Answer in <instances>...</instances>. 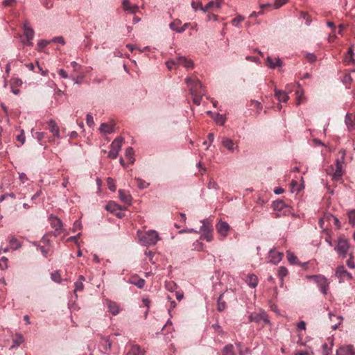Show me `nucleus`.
Masks as SVG:
<instances>
[{
  "mask_svg": "<svg viewBox=\"0 0 355 355\" xmlns=\"http://www.w3.org/2000/svg\"><path fill=\"white\" fill-rule=\"evenodd\" d=\"M185 83L189 87L193 103L197 105H200L202 98L205 94V90L201 82L196 78L187 77L185 78Z\"/></svg>",
  "mask_w": 355,
  "mask_h": 355,
  "instance_id": "f257e3e1",
  "label": "nucleus"
},
{
  "mask_svg": "<svg viewBox=\"0 0 355 355\" xmlns=\"http://www.w3.org/2000/svg\"><path fill=\"white\" fill-rule=\"evenodd\" d=\"M139 243L144 246L155 245L161 239L159 233L153 230L146 232L137 231Z\"/></svg>",
  "mask_w": 355,
  "mask_h": 355,
  "instance_id": "f03ea898",
  "label": "nucleus"
},
{
  "mask_svg": "<svg viewBox=\"0 0 355 355\" xmlns=\"http://www.w3.org/2000/svg\"><path fill=\"white\" fill-rule=\"evenodd\" d=\"M23 33L19 36L21 42L26 46H32L35 32L30 24H24L22 26Z\"/></svg>",
  "mask_w": 355,
  "mask_h": 355,
  "instance_id": "7ed1b4c3",
  "label": "nucleus"
},
{
  "mask_svg": "<svg viewBox=\"0 0 355 355\" xmlns=\"http://www.w3.org/2000/svg\"><path fill=\"white\" fill-rule=\"evenodd\" d=\"M221 146L225 148L230 153H237L239 150L238 142L234 141L230 137L223 136L219 137Z\"/></svg>",
  "mask_w": 355,
  "mask_h": 355,
  "instance_id": "20e7f679",
  "label": "nucleus"
},
{
  "mask_svg": "<svg viewBox=\"0 0 355 355\" xmlns=\"http://www.w3.org/2000/svg\"><path fill=\"white\" fill-rule=\"evenodd\" d=\"M288 0H275L274 3H264L260 6V10L257 12H253L250 17H252L253 16H257L258 15H261L264 12L265 10H270L272 9H277L284 5Z\"/></svg>",
  "mask_w": 355,
  "mask_h": 355,
  "instance_id": "39448f33",
  "label": "nucleus"
},
{
  "mask_svg": "<svg viewBox=\"0 0 355 355\" xmlns=\"http://www.w3.org/2000/svg\"><path fill=\"white\" fill-rule=\"evenodd\" d=\"M308 279H313L314 282L317 284L318 287L320 288V291L324 294L326 295L327 293L328 289H329V282L328 279L322 275H311L308 276Z\"/></svg>",
  "mask_w": 355,
  "mask_h": 355,
  "instance_id": "423d86ee",
  "label": "nucleus"
},
{
  "mask_svg": "<svg viewBox=\"0 0 355 355\" xmlns=\"http://www.w3.org/2000/svg\"><path fill=\"white\" fill-rule=\"evenodd\" d=\"M123 138L119 137L114 139L110 144V150L108 153V157L111 159H116L121 149Z\"/></svg>",
  "mask_w": 355,
  "mask_h": 355,
  "instance_id": "0eeeda50",
  "label": "nucleus"
},
{
  "mask_svg": "<svg viewBox=\"0 0 355 355\" xmlns=\"http://www.w3.org/2000/svg\"><path fill=\"white\" fill-rule=\"evenodd\" d=\"M107 211L114 214L119 218H121L124 216L123 211L125 210V207L118 205L114 201H110L105 206Z\"/></svg>",
  "mask_w": 355,
  "mask_h": 355,
  "instance_id": "6e6552de",
  "label": "nucleus"
},
{
  "mask_svg": "<svg viewBox=\"0 0 355 355\" xmlns=\"http://www.w3.org/2000/svg\"><path fill=\"white\" fill-rule=\"evenodd\" d=\"M250 322H254L256 323L263 322V324H268L270 323V320L268 318V315L263 310H260L259 312H254L249 316Z\"/></svg>",
  "mask_w": 355,
  "mask_h": 355,
  "instance_id": "1a4fd4ad",
  "label": "nucleus"
},
{
  "mask_svg": "<svg viewBox=\"0 0 355 355\" xmlns=\"http://www.w3.org/2000/svg\"><path fill=\"white\" fill-rule=\"evenodd\" d=\"M349 248V245L347 240L344 238H340L338 240V243L336 247L335 248V250L340 256L344 258L346 257Z\"/></svg>",
  "mask_w": 355,
  "mask_h": 355,
  "instance_id": "9d476101",
  "label": "nucleus"
},
{
  "mask_svg": "<svg viewBox=\"0 0 355 355\" xmlns=\"http://www.w3.org/2000/svg\"><path fill=\"white\" fill-rule=\"evenodd\" d=\"M335 276L339 279L340 283L344 282L346 280H350L353 278L352 275L347 272L343 265L337 267Z\"/></svg>",
  "mask_w": 355,
  "mask_h": 355,
  "instance_id": "9b49d317",
  "label": "nucleus"
},
{
  "mask_svg": "<svg viewBox=\"0 0 355 355\" xmlns=\"http://www.w3.org/2000/svg\"><path fill=\"white\" fill-rule=\"evenodd\" d=\"M105 304L107 308V311L113 315H118L121 311L119 305L114 301L105 300Z\"/></svg>",
  "mask_w": 355,
  "mask_h": 355,
  "instance_id": "f8f14e48",
  "label": "nucleus"
},
{
  "mask_svg": "<svg viewBox=\"0 0 355 355\" xmlns=\"http://www.w3.org/2000/svg\"><path fill=\"white\" fill-rule=\"evenodd\" d=\"M345 152H343L341 159H336V169L333 175L334 180L339 179L343 175V163L344 160Z\"/></svg>",
  "mask_w": 355,
  "mask_h": 355,
  "instance_id": "ddd939ff",
  "label": "nucleus"
},
{
  "mask_svg": "<svg viewBox=\"0 0 355 355\" xmlns=\"http://www.w3.org/2000/svg\"><path fill=\"white\" fill-rule=\"evenodd\" d=\"M220 300H224L227 303L235 302L237 299L235 292L232 289L226 290L224 293L220 295Z\"/></svg>",
  "mask_w": 355,
  "mask_h": 355,
  "instance_id": "4468645a",
  "label": "nucleus"
},
{
  "mask_svg": "<svg viewBox=\"0 0 355 355\" xmlns=\"http://www.w3.org/2000/svg\"><path fill=\"white\" fill-rule=\"evenodd\" d=\"M218 232L223 237H226L230 231V227L227 223L225 221H219L216 226Z\"/></svg>",
  "mask_w": 355,
  "mask_h": 355,
  "instance_id": "2eb2a0df",
  "label": "nucleus"
},
{
  "mask_svg": "<svg viewBox=\"0 0 355 355\" xmlns=\"http://www.w3.org/2000/svg\"><path fill=\"white\" fill-rule=\"evenodd\" d=\"M266 66L271 69H274L276 67H282L283 66V62L279 58L272 59L271 57L268 56L266 58Z\"/></svg>",
  "mask_w": 355,
  "mask_h": 355,
  "instance_id": "dca6fc26",
  "label": "nucleus"
},
{
  "mask_svg": "<svg viewBox=\"0 0 355 355\" xmlns=\"http://www.w3.org/2000/svg\"><path fill=\"white\" fill-rule=\"evenodd\" d=\"M48 129L52 133L54 138H60V128L54 120L51 119L49 121Z\"/></svg>",
  "mask_w": 355,
  "mask_h": 355,
  "instance_id": "f3484780",
  "label": "nucleus"
},
{
  "mask_svg": "<svg viewBox=\"0 0 355 355\" xmlns=\"http://www.w3.org/2000/svg\"><path fill=\"white\" fill-rule=\"evenodd\" d=\"M283 254L275 250H270L269 252V262L277 264L282 259Z\"/></svg>",
  "mask_w": 355,
  "mask_h": 355,
  "instance_id": "a211bd4d",
  "label": "nucleus"
},
{
  "mask_svg": "<svg viewBox=\"0 0 355 355\" xmlns=\"http://www.w3.org/2000/svg\"><path fill=\"white\" fill-rule=\"evenodd\" d=\"M222 0L211 1L203 8L204 12H213L220 8Z\"/></svg>",
  "mask_w": 355,
  "mask_h": 355,
  "instance_id": "6ab92c4d",
  "label": "nucleus"
},
{
  "mask_svg": "<svg viewBox=\"0 0 355 355\" xmlns=\"http://www.w3.org/2000/svg\"><path fill=\"white\" fill-rule=\"evenodd\" d=\"M119 198L121 202L128 205H130L132 202V196L128 191L119 190Z\"/></svg>",
  "mask_w": 355,
  "mask_h": 355,
  "instance_id": "aec40b11",
  "label": "nucleus"
},
{
  "mask_svg": "<svg viewBox=\"0 0 355 355\" xmlns=\"http://www.w3.org/2000/svg\"><path fill=\"white\" fill-rule=\"evenodd\" d=\"M50 223L53 228L55 229V232L57 233L55 235L57 236L59 234V231L62 230V222L61 220L55 216L50 217Z\"/></svg>",
  "mask_w": 355,
  "mask_h": 355,
  "instance_id": "412c9836",
  "label": "nucleus"
},
{
  "mask_svg": "<svg viewBox=\"0 0 355 355\" xmlns=\"http://www.w3.org/2000/svg\"><path fill=\"white\" fill-rule=\"evenodd\" d=\"M275 96L280 103H286L289 99L286 92L278 89H275Z\"/></svg>",
  "mask_w": 355,
  "mask_h": 355,
  "instance_id": "4be33fe9",
  "label": "nucleus"
},
{
  "mask_svg": "<svg viewBox=\"0 0 355 355\" xmlns=\"http://www.w3.org/2000/svg\"><path fill=\"white\" fill-rule=\"evenodd\" d=\"M85 281V277L83 275H80L78 280L74 283V295L76 298L78 297L77 292L82 291L84 288L83 282Z\"/></svg>",
  "mask_w": 355,
  "mask_h": 355,
  "instance_id": "5701e85b",
  "label": "nucleus"
},
{
  "mask_svg": "<svg viewBox=\"0 0 355 355\" xmlns=\"http://www.w3.org/2000/svg\"><path fill=\"white\" fill-rule=\"evenodd\" d=\"M122 5L123 9L129 11L131 14H135L139 10V7L136 5L132 6L129 0H123Z\"/></svg>",
  "mask_w": 355,
  "mask_h": 355,
  "instance_id": "b1692460",
  "label": "nucleus"
},
{
  "mask_svg": "<svg viewBox=\"0 0 355 355\" xmlns=\"http://www.w3.org/2000/svg\"><path fill=\"white\" fill-rule=\"evenodd\" d=\"M182 56L178 55L175 58L170 59L168 61L166 62V66L169 70H172L175 67L181 65L180 62V58H182Z\"/></svg>",
  "mask_w": 355,
  "mask_h": 355,
  "instance_id": "393cba45",
  "label": "nucleus"
},
{
  "mask_svg": "<svg viewBox=\"0 0 355 355\" xmlns=\"http://www.w3.org/2000/svg\"><path fill=\"white\" fill-rule=\"evenodd\" d=\"M336 355H355V352L352 346H343L337 350Z\"/></svg>",
  "mask_w": 355,
  "mask_h": 355,
  "instance_id": "a878e982",
  "label": "nucleus"
},
{
  "mask_svg": "<svg viewBox=\"0 0 355 355\" xmlns=\"http://www.w3.org/2000/svg\"><path fill=\"white\" fill-rule=\"evenodd\" d=\"M99 130L103 134H111L114 132V123L112 122L101 123Z\"/></svg>",
  "mask_w": 355,
  "mask_h": 355,
  "instance_id": "bb28decb",
  "label": "nucleus"
},
{
  "mask_svg": "<svg viewBox=\"0 0 355 355\" xmlns=\"http://www.w3.org/2000/svg\"><path fill=\"white\" fill-rule=\"evenodd\" d=\"M202 226L200 228L199 232L213 231V226L211 222L209 219H204L200 220Z\"/></svg>",
  "mask_w": 355,
  "mask_h": 355,
  "instance_id": "cd10ccee",
  "label": "nucleus"
},
{
  "mask_svg": "<svg viewBox=\"0 0 355 355\" xmlns=\"http://www.w3.org/2000/svg\"><path fill=\"white\" fill-rule=\"evenodd\" d=\"M169 26L173 31L181 33L186 30L187 24H169Z\"/></svg>",
  "mask_w": 355,
  "mask_h": 355,
  "instance_id": "c85d7f7f",
  "label": "nucleus"
},
{
  "mask_svg": "<svg viewBox=\"0 0 355 355\" xmlns=\"http://www.w3.org/2000/svg\"><path fill=\"white\" fill-rule=\"evenodd\" d=\"M213 120L215 123L218 125H224L226 122V116L224 114H220L219 113H216L212 116Z\"/></svg>",
  "mask_w": 355,
  "mask_h": 355,
  "instance_id": "c756f323",
  "label": "nucleus"
},
{
  "mask_svg": "<svg viewBox=\"0 0 355 355\" xmlns=\"http://www.w3.org/2000/svg\"><path fill=\"white\" fill-rule=\"evenodd\" d=\"M355 116L352 114H347L345 119V122L346 125L347 126L349 130H352L355 128V123H354Z\"/></svg>",
  "mask_w": 355,
  "mask_h": 355,
  "instance_id": "7c9ffc66",
  "label": "nucleus"
},
{
  "mask_svg": "<svg viewBox=\"0 0 355 355\" xmlns=\"http://www.w3.org/2000/svg\"><path fill=\"white\" fill-rule=\"evenodd\" d=\"M134 155H135V152L132 147H128L125 149V156L130 164H133L135 162Z\"/></svg>",
  "mask_w": 355,
  "mask_h": 355,
  "instance_id": "2f4dec72",
  "label": "nucleus"
},
{
  "mask_svg": "<svg viewBox=\"0 0 355 355\" xmlns=\"http://www.w3.org/2000/svg\"><path fill=\"white\" fill-rule=\"evenodd\" d=\"M295 98L297 105H300L303 103V99L304 98V92L300 85L295 92Z\"/></svg>",
  "mask_w": 355,
  "mask_h": 355,
  "instance_id": "473e14b6",
  "label": "nucleus"
},
{
  "mask_svg": "<svg viewBox=\"0 0 355 355\" xmlns=\"http://www.w3.org/2000/svg\"><path fill=\"white\" fill-rule=\"evenodd\" d=\"M249 107L251 110H254L255 111V114L257 115L260 114L263 108L261 103L257 101H252L249 104Z\"/></svg>",
  "mask_w": 355,
  "mask_h": 355,
  "instance_id": "72a5a7b5",
  "label": "nucleus"
},
{
  "mask_svg": "<svg viewBox=\"0 0 355 355\" xmlns=\"http://www.w3.org/2000/svg\"><path fill=\"white\" fill-rule=\"evenodd\" d=\"M180 62L181 65L186 69H193L194 67L193 62L184 56H182V58H180Z\"/></svg>",
  "mask_w": 355,
  "mask_h": 355,
  "instance_id": "f704fd0d",
  "label": "nucleus"
},
{
  "mask_svg": "<svg viewBox=\"0 0 355 355\" xmlns=\"http://www.w3.org/2000/svg\"><path fill=\"white\" fill-rule=\"evenodd\" d=\"M127 355H144V352L139 345H135L131 347Z\"/></svg>",
  "mask_w": 355,
  "mask_h": 355,
  "instance_id": "c9c22d12",
  "label": "nucleus"
},
{
  "mask_svg": "<svg viewBox=\"0 0 355 355\" xmlns=\"http://www.w3.org/2000/svg\"><path fill=\"white\" fill-rule=\"evenodd\" d=\"M128 282L131 284L135 285L139 288H141L145 285V280L143 279H137L135 277H132L128 280Z\"/></svg>",
  "mask_w": 355,
  "mask_h": 355,
  "instance_id": "e433bc0d",
  "label": "nucleus"
},
{
  "mask_svg": "<svg viewBox=\"0 0 355 355\" xmlns=\"http://www.w3.org/2000/svg\"><path fill=\"white\" fill-rule=\"evenodd\" d=\"M247 283L250 287L255 288L258 284L257 277L254 275H250L248 277Z\"/></svg>",
  "mask_w": 355,
  "mask_h": 355,
  "instance_id": "4c0bfd02",
  "label": "nucleus"
},
{
  "mask_svg": "<svg viewBox=\"0 0 355 355\" xmlns=\"http://www.w3.org/2000/svg\"><path fill=\"white\" fill-rule=\"evenodd\" d=\"M24 338L23 336L20 334H17L16 335V338L13 340V345L12 346V348L19 346L21 343H24Z\"/></svg>",
  "mask_w": 355,
  "mask_h": 355,
  "instance_id": "58836bf2",
  "label": "nucleus"
},
{
  "mask_svg": "<svg viewBox=\"0 0 355 355\" xmlns=\"http://www.w3.org/2000/svg\"><path fill=\"white\" fill-rule=\"evenodd\" d=\"M286 207L285 203L282 200H276L272 203V207L275 210L282 211Z\"/></svg>",
  "mask_w": 355,
  "mask_h": 355,
  "instance_id": "ea45409f",
  "label": "nucleus"
},
{
  "mask_svg": "<svg viewBox=\"0 0 355 355\" xmlns=\"http://www.w3.org/2000/svg\"><path fill=\"white\" fill-rule=\"evenodd\" d=\"M227 302L224 300H220V296H219L217 301V309L219 311H224L227 307Z\"/></svg>",
  "mask_w": 355,
  "mask_h": 355,
  "instance_id": "a19ab883",
  "label": "nucleus"
},
{
  "mask_svg": "<svg viewBox=\"0 0 355 355\" xmlns=\"http://www.w3.org/2000/svg\"><path fill=\"white\" fill-rule=\"evenodd\" d=\"M212 232L213 231L200 232L201 233L200 239H205L207 242L211 241L212 239H213Z\"/></svg>",
  "mask_w": 355,
  "mask_h": 355,
  "instance_id": "79ce46f5",
  "label": "nucleus"
},
{
  "mask_svg": "<svg viewBox=\"0 0 355 355\" xmlns=\"http://www.w3.org/2000/svg\"><path fill=\"white\" fill-rule=\"evenodd\" d=\"M329 315V318H330L331 320H333L334 318H336V319L338 320V322L332 326V329L334 330H336L338 328V325L340 324V323H341V322L343 320V318L341 316H340V315H334V314H333L331 313H330Z\"/></svg>",
  "mask_w": 355,
  "mask_h": 355,
  "instance_id": "37998d69",
  "label": "nucleus"
},
{
  "mask_svg": "<svg viewBox=\"0 0 355 355\" xmlns=\"http://www.w3.org/2000/svg\"><path fill=\"white\" fill-rule=\"evenodd\" d=\"M135 180L137 181V186L140 189H146L150 184L148 182H146L145 180L139 178H135Z\"/></svg>",
  "mask_w": 355,
  "mask_h": 355,
  "instance_id": "c03bdc74",
  "label": "nucleus"
},
{
  "mask_svg": "<svg viewBox=\"0 0 355 355\" xmlns=\"http://www.w3.org/2000/svg\"><path fill=\"white\" fill-rule=\"evenodd\" d=\"M50 43V40H40L37 43V51H42L43 49Z\"/></svg>",
  "mask_w": 355,
  "mask_h": 355,
  "instance_id": "a18cd8bd",
  "label": "nucleus"
},
{
  "mask_svg": "<svg viewBox=\"0 0 355 355\" xmlns=\"http://www.w3.org/2000/svg\"><path fill=\"white\" fill-rule=\"evenodd\" d=\"M223 355H234L233 345H228L225 346L223 349Z\"/></svg>",
  "mask_w": 355,
  "mask_h": 355,
  "instance_id": "49530a36",
  "label": "nucleus"
},
{
  "mask_svg": "<svg viewBox=\"0 0 355 355\" xmlns=\"http://www.w3.org/2000/svg\"><path fill=\"white\" fill-rule=\"evenodd\" d=\"M107 187L109 188V189L113 192H114L116 191V185H115V182H114V180L112 178H108L107 179Z\"/></svg>",
  "mask_w": 355,
  "mask_h": 355,
  "instance_id": "de8ad7c7",
  "label": "nucleus"
},
{
  "mask_svg": "<svg viewBox=\"0 0 355 355\" xmlns=\"http://www.w3.org/2000/svg\"><path fill=\"white\" fill-rule=\"evenodd\" d=\"M349 223L352 225L355 226V210H351L348 212Z\"/></svg>",
  "mask_w": 355,
  "mask_h": 355,
  "instance_id": "09e8293b",
  "label": "nucleus"
},
{
  "mask_svg": "<svg viewBox=\"0 0 355 355\" xmlns=\"http://www.w3.org/2000/svg\"><path fill=\"white\" fill-rule=\"evenodd\" d=\"M10 244L15 250L20 248L21 246L20 242L15 238H12L10 240Z\"/></svg>",
  "mask_w": 355,
  "mask_h": 355,
  "instance_id": "8fccbe9b",
  "label": "nucleus"
},
{
  "mask_svg": "<svg viewBox=\"0 0 355 355\" xmlns=\"http://www.w3.org/2000/svg\"><path fill=\"white\" fill-rule=\"evenodd\" d=\"M51 279L57 283H60L61 282L60 274L58 271H54L51 273Z\"/></svg>",
  "mask_w": 355,
  "mask_h": 355,
  "instance_id": "3c124183",
  "label": "nucleus"
},
{
  "mask_svg": "<svg viewBox=\"0 0 355 355\" xmlns=\"http://www.w3.org/2000/svg\"><path fill=\"white\" fill-rule=\"evenodd\" d=\"M287 258H288V261L291 263V264H295L297 263V257L296 256L291 252L290 251H288L287 252Z\"/></svg>",
  "mask_w": 355,
  "mask_h": 355,
  "instance_id": "603ef678",
  "label": "nucleus"
},
{
  "mask_svg": "<svg viewBox=\"0 0 355 355\" xmlns=\"http://www.w3.org/2000/svg\"><path fill=\"white\" fill-rule=\"evenodd\" d=\"M22 80L19 78H13L11 82V86L15 87H19L22 85Z\"/></svg>",
  "mask_w": 355,
  "mask_h": 355,
  "instance_id": "864d4df0",
  "label": "nucleus"
},
{
  "mask_svg": "<svg viewBox=\"0 0 355 355\" xmlns=\"http://www.w3.org/2000/svg\"><path fill=\"white\" fill-rule=\"evenodd\" d=\"M8 259L5 257H2L0 259V268L1 270H6L8 268Z\"/></svg>",
  "mask_w": 355,
  "mask_h": 355,
  "instance_id": "5fc2aeb1",
  "label": "nucleus"
},
{
  "mask_svg": "<svg viewBox=\"0 0 355 355\" xmlns=\"http://www.w3.org/2000/svg\"><path fill=\"white\" fill-rule=\"evenodd\" d=\"M300 19L305 20L306 22L312 21L311 16L306 12H300Z\"/></svg>",
  "mask_w": 355,
  "mask_h": 355,
  "instance_id": "6e6d98bb",
  "label": "nucleus"
},
{
  "mask_svg": "<svg viewBox=\"0 0 355 355\" xmlns=\"http://www.w3.org/2000/svg\"><path fill=\"white\" fill-rule=\"evenodd\" d=\"M343 82L347 87V85H350L352 82V78L351 74H345L343 77Z\"/></svg>",
  "mask_w": 355,
  "mask_h": 355,
  "instance_id": "4d7b16f0",
  "label": "nucleus"
},
{
  "mask_svg": "<svg viewBox=\"0 0 355 355\" xmlns=\"http://www.w3.org/2000/svg\"><path fill=\"white\" fill-rule=\"evenodd\" d=\"M288 274V270L284 267H280L278 270V275L279 277L283 279Z\"/></svg>",
  "mask_w": 355,
  "mask_h": 355,
  "instance_id": "13d9d810",
  "label": "nucleus"
},
{
  "mask_svg": "<svg viewBox=\"0 0 355 355\" xmlns=\"http://www.w3.org/2000/svg\"><path fill=\"white\" fill-rule=\"evenodd\" d=\"M291 186L292 192H299L302 189L301 187H297V182L295 180L291 182Z\"/></svg>",
  "mask_w": 355,
  "mask_h": 355,
  "instance_id": "bf43d9fd",
  "label": "nucleus"
},
{
  "mask_svg": "<svg viewBox=\"0 0 355 355\" xmlns=\"http://www.w3.org/2000/svg\"><path fill=\"white\" fill-rule=\"evenodd\" d=\"M86 123L89 127L94 125V121L93 116L91 114H87L86 116Z\"/></svg>",
  "mask_w": 355,
  "mask_h": 355,
  "instance_id": "052dcab7",
  "label": "nucleus"
},
{
  "mask_svg": "<svg viewBox=\"0 0 355 355\" xmlns=\"http://www.w3.org/2000/svg\"><path fill=\"white\" fill-rule=\"evenodd\" d=\"M80 235V233L78 234V235H76V236H70L67 239V241H68V242L73 241L76 243V245L78 246V248H79L80 244L78 243V238H79Z\"/></svg>",
  "mask_w": 355,
  "mask_h": 355,
  "instance_id": "680f3d73",
  "label": "nucleus"
},
{
  "mask_svg": "<svg viewBox=\"0 0 355 355\" xmlns=\"http://www.w3.org/2000/svg\"><path fill=\"white\" fill-rule=\"evenodd\" d=\"M207 187L209 189H214V190H218L219 189V187H218L217 182L212 180H209Z\"/></svg>",
  "mask_w": 355,
  "mask_h": 355,
  "instance_id": "e2e57ef3",
  "label": "nucleus"
},
{
  "mask_svg": "<svg viewBox=\"0 0 355 355\" xmlns=\"http://www.w3.org/2000/svg\"><path fill=\"white\" fill-rule=\"evenodd\" d=\"M191 6L195 10L199 9L203 10L204 8V6H202V3L200 1H193Z\"/></svg>",
  "mask_w": 355,
  "mask_h": 355,
  "instance_id": "0e129e2a",
  "label": "nucleus"
},
{
  "mask_svg": "<svg viewBox=\"0 0 355 355\" xmlns=\"http://www.w3.org/2000/svg\"><path fill=\"white\" fill-rule=\"evenodd\" d=\"M50 41H51V42L60 43V44H61L62 45H64L65 44L64 38L62 37H61V36L55 37H53Z\"/></svg>",
  "mask_w": 355,
  "mask_h": 355,
  "instance_id": "69168bd1",
  "label": "nucleus"
},
{
  "mask_svg": "<svg viewBox=\"0 0 355 355\" xmlns=\"http://www.w3.org/2000/svg\"><path fill=\"white\" fill-rule=\"evenodd\" d=\"M347 266L352 269H354L355 268V263L354 261V257L352 255H350V257L347 260Z\"/></svg>",
  "mask_w": 355,
  "mask_h": 355,
  "instance_id": "338daca9",
  "label": "nucleus"
},
{
  "mask_svg": "<svg viewBox=\"0 0 355 355\" xmlns=\"http://www.w3.org/2000/svg\"><path fill=\"white\" fill-rule=\"evenodd\" d=\"M71 66L73 68V71L75 72H78L81 70L82 67L78 64L76 62L73 61L71 62Z\"/></svg>",
  "mask_w": 355,
  "mask_h": 355,
  "instance_id": "774afa93",
  "label": "nucleus"
}]
</instances>
